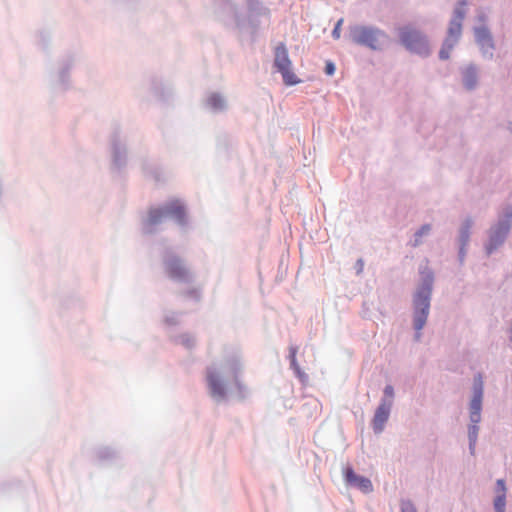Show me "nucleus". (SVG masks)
Returning <instances> with one entry per match:
<instances>
[{"label": "nucleus", "instance_id": "1a4fd4ad", "mask_svg": "<svg viewBox=\"0 0 512 512\" xmlns=\"http://www.w3.org/2000/svg\"><path fill=\"white\" fill-rule=\"evenodd\" d=\"M391 401L383 399L378 406L372 421L373 429L376 433L382 432L385 423L387 422L390 414Z\"/></svg>", "mask_w": 512, "mask_h": 512}, {"label": "nucleus", "instance_id": "0eeeda50", "mask_svg": "<svg viewBox=\"0 0 512 512\" xmlns=\"http://www.w3.org/2000/svg\"><path fill=\"white\" fill-rule=\"evenodd\" d=\"M165 269L168 276L173 280L185 281L188 279V269L181 259L176 256L170 257L165 261Z\"/></svg>", "mask_w": 512, "mask_h": 512}, {"label": "nucleus", "instance_id": "f3484780", "mask_svg": "<svg viewBox=\"0 0 512 512\" xmlns=\"http://www.w3.org/2000/svg\"><path fill=\"white\" fill-rule=\"evenodd\" d=\"M401 511L402 512H417L416 508L410 501H403L401 503Z\"/></svg>", "mask_w": 512, "mask_h": 512}, {"label": "nucleus", "instance_id": "bb28decb", "mask_svg": "<svg viewBox=\"0 0 512 512\" xmlns=\"http://www.w3.org/2000/svg\"><path fill=\"white\" fill-rule=\"evenodd\" d=\"M466 85H467V87H469V88H471V87L473 86V85H472V83H470V82H468V81H467Z\"/></svg>", "mask_w": 512, "mask_h": 512}, {"label": "nucleus", "instance_id": "ddd939ff", "mask_svg": "<svg viewBox=\"0 0 512 512\" xmlns=\"http://www.w3.org/2000/svg\"><path fill=\"white\" fill-rule=\"evenodd\" d=\"M475 37H476V41L478 42L479 45H481L482 47H489V48H492L493 45H492V40H491V36L489 34V31L486 29V28H477L475 30Z\"/></svg>", "mask_w": 512, "mask_h": 512}, {"label": "nucleus", "instance_id": "6ab92c4d", "mask_svg": "<svg viewBox=\"0 0 512 512\" xmlns=\"http://www.w3.org/2000/svg\"><path fill=\"white\" fill-rule=\"evenodd\" d=\"M343 24V19H340L338 20V22L336 23L333 31H332V36L335 38V39H339L340 38V31H341V26Z\"/></svg>", "mask_w": 512, "mask_h": 512}, {"label": "nucleus", "instance_id": "6e6552de", "mask_svg": "<svg viewBox=\"0 0 512 512\" xmlns=\"http://www.w3.org/2000/svg\"><path fill=\"white\" fill-rule=\"evenodd\" d=\"M207 382L212 397L224 399L226 396L225 385L221 380L219 372L211 368L207 372Z\"/></svg>", "mask_w": 512, "mask_h": 512}, {"label": "nucleus", "instance_id": "2eb2a0df", "mask_svg": "<svg viewBox=\"0 0 512 512\" xmlns=\"http://www.w3.org/2000/svg\"><path fill=\"white\" fill-rule=\"evenodd\" d=\"M430 231L429 225L422 226L415 234V246L420 243L421 237L425 234H428Z\"/></svg>", "mask_w": 512, "mask_h": 512}, {"label": "nucleus", "instance_id": "aec40b11", "mask_svg": "<svg viewBox=\"0 0 512 512\" xmlns=\"http://www.w3.org/2000/svg\"><path fill=\"white\" fill-rule=\"evenodd\" d=\"M450 51H451V50H449V49H448V46H446V45H445V42H444V43H443V46H442V48H441V50H440V52H439V56H440V58H441V59H443V60L448 59V58H449Z\"/></svg>", "mask_w": 512, "mask_h": 512}, {"label": "nucleus", "instance_id": "f8f14e48", "mask_svg": "<svg viewBox=\"0 0 512 512\" xmlns=\"http://www.w3.org/2000/svg\"><path fill=\"white\" fill-rule=\"evenodd\" d=\"M482 405V380L479 376L478 384L475 387V395L470 403V411L481 412Z\"/></svg>", "mask_w": 512, "mask_h": 512}, {"label": "nucleus", "instance_id": "f257e3e1", "mask_svg": "<svg viewBox=\"0 0 512 512\" xmlns=\"http://www.w3.org/2000/svg\"><path fill=\"white\" fill-rule=\"evenodd\" d=\"M431 291V280H428L417 290L414 297V327L417 331H420L426 324L430 308Z\"/></svg>", "mask_w": 512, "mask_h": 512}, {"label": "nucleus", "instance_id": "393cba45", "mask_svg": "<svg viewBox=\"0 0 512 512\" xmlns=\"http://www.w3.org/2000/svg\"><path fill=\"white\" fill-rule=\"evenodd\" d=\"M497 485L501 488V490H505V483L504 480H498Z\"/></svg>", "mask_w": 512, "mask_h": 512}, {"label": "nucleus", "instance_id": "a211bd4d", "mask_svg": "<svg viewBox=\"0 0 512 512\" xmlns=\"http://www.w3.org/2000/svg\"><path fill=\"white\" fill-rule=\"evenodd\" d=\"M477 433H478V427L476 425H472L469 429V438L471 441V445L475 444L476 438H477Z\"/></svg>", "mask_w": 512, "mask_h": 512}, {"label": "nucleus", "instance_id": "423d86ee", "mask_svg": "<svg viewBox=\"0 0 512 512\" xmlns=\"http://www.w3.org/2000/svg\"><path fill=\"white\" fill-rule=\"evenodd\" d=\"M465 6L466 3L461 2L454 10V14L448 28V35L445 39V45L448 46L449 50L453 49L461 36L462 22L465 17Z\"/></svg>", "mask_w": 512, "mask_h": 512}, {"label": "nucleus", "instance_id": "7ed1b4c3", "mask_svg": "<svg viewBox=\"0 0 512 512\" xmlns=\"http://www.w3.org/2000/svg\"><path fill=\"white\" fill-rule=\"evenodd\" d=\"M185 208L179 200H172L164 208H152L149 210L147 223L156 225L162 222L166 217L173 218L179 224L185 222Z\"/></svg>", "mask_w": 512, "mask_h": 512}, {"label": "nucleus", "instance_id": "39448f33", "mask_svg": "<svg viewBox=\"0 0 512 512\" xmlns=\"http://www.w3.org/2000/svg\"><path fill=\"white\" fill-rule=\"evenodd\" d=\"M274 64L277 70L281 73L286 85L291 86L300 82L292 71V63L288 56V50L283 43H280L275 48Z\"/></svg>", "mask_w": 512, "mask_h": 512}, {"label": "nucleus", "instance_id": "412c9836", "mask_svg": "<svg viewBox=\"0 0 512 512\" xmlns=\"http://www.w3.org/2000/svg\"><path fill=\"white\" fill-rule=\"evenodd\" d=\"M384 394L387 398H389L388 401L392 402V398L394 397V389L391 385H387L384 389Z\"/></svg>", "mask_w": 512, "mask_h": 512}, {"label": "nucleus", "instance_id": "5701e85b", "mask_svg": "<svg viewBox=\"0 0 512 512\" xmlns=\"http://www.w3.org/2000/svg\"><path fill=\"white\" fill-rule=\"evenodd\" d=\"M325 72L327 75H333L335 72V66L332 62H327L325 66Z\"/></svg>", "mask_w": 512, "mask_h": 512}, {"label": "nucleus", "instance_id": "dca6fc26", "mask_svg": "<svg viewBox=\"0 0 512 512\" xmlns=\"http://www.w3.org/2000/svg\"><path fill=\"white\" fill-rule=\"evenodd\" d=\"M494 507L496 512H505V498L504 496H498L495 499Z\"/></svg>", "mask_w": 512, "mask_h": 512}, {"label": "nucleus", "instance_id": "f03ea898", "mask_svg": "<svg viewBox=\"0 0 512 512\" xmlns=\"http://www.w3.org/2000/svg\"><path fill=\"white\" fill-rule=\"evenodd\" d=\"M354 43L367 46L371 49H380L387 36L379 29L367 26H355L350 30Z\"/></svg>", "mask_w": 512, "mask_h": 512}, {"label": "nucleus", "instance_id": "a878e982", "mask_svg": "<svg viewBox=\"0 0 512 512\" xmlns=\"http://www.w3.org/2000/svg\"><path fill=\"white\" fill-rule=\"evenodd\" d=\"M470 225H471L470 223H467L466 232H465L466 235H467V230L470 228Z\"/></svg>", "mask_w": 512, "mask_h": 512}, {"label": "nucleus", "instance_id": "9b49d317", "mask_svg": "<svg viewBox=\"0 0 512 512\" xmlns=\"http://www.w3.org/2000/svg\"><path fill=\"white\" fill-rule=\"evenodd\" d=\"M510 225L507 223H500L491 233L489 244L487 246V252L490 254L496 249L505 239Z\"/></svg>", "mask_w": 512, "mask_h": 512}, {"label": "nucleus", "instance_id": "4be33fe9", "mask_svg": "<svg viewBox=\"0 0 512 512\" xmlns=\"http://www.w3.org/2000/svg\"><path fill=\"white\" fill-rule=\"evenodd\" d=\"M470 419L476 425L481 419V412L470 411Z\"/></svg>", "mask_w": 512, "mask_h": 512}, {"label": "nucleus", "instance_id": "b1692460", "mask_svg": "<svg viewBox=\"0 0 512 512\" xmlns=\"http://www.w3.org/2000/svg\"><path fill=\"white\" fill-rule=\"evenodd\" d=\"M230 372H231V374H232L235 378H237V375H238V368H237V366H236V365L231 366V368H230Z\"/></svg>", "mask_w": 512, "mask_h": 512}, {"label": "nucleus", "instance_id": "9d476101", "mask_svg": "<svg viewBox=\"0 0 512 512\" xmlns=\"http://www.w3.org/2000/svg\"><path fill=\"white\" fill-rule=\"evenodd\" d=\"M345 480L348 484L358 487L365 493H369L373 489L371 481L368 478L355 474L352 468L345 470Z\"/></svg>", "mask_w": 512, "mask_h": 512}, {"label": "nucleus", "instance_id": "20e7f679", "mask_svg": "<svg viewBox=\"0 0 512 512\" xmlns=\"http://www.w3.org/2000/svg\"><path fill=\"white\" fill-rule=\"evenodd\" d=\"M399 38L401 43L411 52L426 55L429 48L425 36L418 30L405 26L399 29Z\"/></svg>", "mask_w": 512, "mask_h": 512}, {"label": "nucleus", "instance_id": "4468645a", "mask_svg": "<svg viewBox=\"0 0 512 512\" xmlns=\"http://www.w3.org/2000/svg\"><path fill=\"white\" fill-rule=\"evenodd\" d=\"M208 104L214 109H221L224 107V101L219 95H211L208 99Z\"/></svg>", "mask_w": 512, "mask_h": 512}]
</instances>
